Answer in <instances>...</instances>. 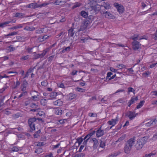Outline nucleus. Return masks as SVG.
Wrapping results in <instances>:
<instances>
[{
	"label": "nucleus",
	"mask_w": 157,
	"mask_h": 157,
	"mask_svg": "<svg viewBox=\"0 0 157 157\" xmlns=\"http://www.w3.org/2000/svg\"><path fill=\"white\" fill-rule=\"evenodd\" d=\"M44 29L40 28L36 30V33L38 34H41L43 33Z\"/></svg>",
	"instance_id": "obj_33"
},
{
	"label": "nucleus",
	"mask_w": 157,
	"mask_h": 157,
	"mask_svg": "<svg viewBox=\"0 0 157 157\" xmlns=\"http://www.w3.org/2000/svg\"><path fill=\"white\" fill-rule=\"evenodd\" d=\"M49 98L48 99L53 100L56 98L57 96V93L56 92H52L49 94Z\"/></svg>",
	"instance_id": "obj_14"
},
{
	"label": "nucleus",
	"mask_w": 157,
	"mask_h": 157,
	"mask_svg": "<svg viewBox=\"0 0 157 157\" xmlns=\"http://www.w3.org/2000/svg\"><path fill=\"white\" fill-rule=\"evenodd\" d=\"M10 23V21H8L6 22H5L3 23H0V27L2 28H3L7 26H9L8 25Z\"/></svg>",
	"instance_id": "obj_17"
},
{
	"label": "nucleus",
	"mask_w": 157,
	"mask_h": 157,
	"mask_svg": "<svg viewBox=\"0 0 157 157\" xmlns=\"http://www.w3.org/2000/svg\"><path fill=\"white\" fill-rule=\"evenodd\" d=\"M28 85L27 82L25 80H24L22 84V86L27 87V86Z\"/></svg>",
	"instance_id": "obj_54"
},
{
	"label": "nucleus",
	"mask_w": 157,
	"mask_h": 157,
	"mask_svg": "<svg viewBox=\"0 0 157 157\" xmlns=\"http://www.w3.org/2000/svg\"><path fill=\"white\" fill-rule=\"evenodd\" d=\"M34 92H36V95L32 96V98L34 100L38 101L39 100V98H38V97L39 96L40 94L37 93L35 91H34Z\"/></svg>",
	"instance_id": "obj_23"
},
{
	"label": "nucleus",
	"mask_w": 157,
	"mask_h": 157,
	"mask_svg": "<svg viewBox=\"0 0 157 157\" xmlns=\"http://www.w3.org/2000/svg\"><path fill=\"white\" fill-rule=\"evenodd\" d=\"M90 23V20H86L82 23L78 31H83L86 29Z\"/></svg>",
	"instance_id": "obj_5"
},
{
	"label": "nucleus",
	"mask_w": 157,
	"mask_h": 157,
	"mask_svg": "<svg viewBox=\"0 0 157 157\" xmlns=\"http://www.w3.org/2000/svg\"><path fill=\"white\" fill-rule=\"evenodd\" d=\"M66 119L61 120L59 121V123L61 124H63L66 121Z\"/></svg>",
	"instance_id": "obj_62"
},
{
	"label": "nucleus",
	"mask_w": 157,
	"mask_h": 157,
	"mask_svg": "<svg viewBox=\"0 0 157 157\" xmlns=\"http://www.w3.org/2000/svg\"><path fill=\"white\" fill-rule=\"evenodd\" d=\"M88 115L90 117H96L97 116V114L95 113H89L88 114Z\"/></svg>",
	"instance_id": "obj_49"
},
{
	"label": "nucleus",
	"mask_w": 157,
	"mask_h": 157,
	"mask_svg": "<svg viewBox=\"0 0 157 157\" xmlns=\"http://www.w3.org/2000/svg\"><path fill=\"white\" fill-rule=\"evenodd\" d=\"M42 151V149L40 148H39L38 149H36L35 151V153H36L37 154H40L41 152Z\"/></svg>",
	"instance_id": "obj_55"
},
{
	"label": "nucleus",
	"mask_w": 157,
	"mask_h": 157,
	"mask_svg": "<svg viewBox=\"0 0 157 157\" xmlns=\"http://www.w3.org/2000/svg\"><path fill=\"white\" fill-rule=\"evenodd\" d=\"M152 120L150 121L149 122L146 123L145 124V125L147 127H149L154 125L153 123Z\"/></svg>",
	"instance_id": "obj_32"
},
{
	"label": "nucleus",
	"mask_w": 157,
	"mask_h": 157,
	"mask_svg": "<svg viewBox=\"0 0 157 157\" xmlns=\"http://www.w3.org/2000/svg\"><path fill=\"white\" fill-rule=\"evenodd\" d=\"M135 137H133L130 138L126 142L124 147V152L128 154L130 152L132 147L135 144Z\"/></svg>",
	"instance_id": "obj_2"
},
{
	"label": "nucleus",
	"mask_w": 157,
	"mask_h": 157,
	"mask_svg": "<svg viewBox=\"0 0 157 157\" xmlns=\"http://www.w3.org/2000/svg\"><path fill=\"white\" fill-rule=\"evenodd\" d=\"M29 56L28 55L26 56H22L21 58V59L22 60H25L28 59L29 58Z\"/></svg>",
	"instance_id": "obj_45"
},
{
	"label": "nucleus",
	"mask_w": 157,
	"mask_h": 157,
	"mask_svg": "<svg viewBox=\"0 0 157 157\" xmlns=\"http://www.w3.org/2000/svg\"><path fill=\"white\" fill-rule=\"evenodd\" d=\"M83 140L84 139H82V137H79L77 139V142L78 143L79 145L81 144Z\"/></svg>",
	"instance_id": "obj_34"
},
{
	"label": "nucleus",
	"mask_w": 157,
	"mask_h": 157,
	"mask_svg": "<svg viewBox=\"0 0 157 157\" xmlns=\"http://www.w3.org/2000/svg\"><path fill=\"white\" fill-rule=\"evenodd\" d=\"M144 102L145 101H140V102L139 103L138 105L137 106L136 108L137 109L140 108L144 105Z\"/></svg>",
	"instance_id": "obj_27"
},
{
	"label": "nucleus",
	"mask_w": 157,
	"mask_h": 157,
	"mask_svg": "<svg viewBox=\"0 0 157 157\" xmlns=\"http://www.w3.org/2000/svg\"><path fill=\"white\" fill-rule=\"evenodd\" d=\"M138 99L137 98H132L129 101V102L131 103V104H132L135 101H137Z\"/></svg>",
	"instance_id": "obj_40"
},
{
	"label": "nucleus",
	"mask_w": 157,
	"mask_h": 157,
	"mask_svg": "<svg viewBox=\"0 0 157 157\" xmlns=\"http://www.w3.org/2000/svg\"><path fill=\"white\" fill-rule=\"evenodd\" d=\"M70 48H71L70 47H69V46L67 47L66 48H65L63 49L62 50V53H64L66 52H69L70 51Z\"/></svg>",
	"instance_id": "obj_35"
},
{
	"label": "nucleus",
	"mask_w": 157,
	"mask_h": 157,
	"mask_svg": "<svg viewBox=\"0 0 157 157\" xmlns=\"http://www.w3.org/2000/svg\"><path fill=\"white\" fill-rule=\"evenodd\" d=\"M49 3L44 2L42 4H38V3H33L25 6L26 8L35 9L38 8H41L49 5Z\"/></svg>",
	"instance_id": "obj_3"
},
{
	"label": "nucleus",
	"mask_w": 157,
	"mask_h": 157,
	"mask_svg": "<svg viewBox=\"0 0 157 157\" xmlns=\"http://www.w3.org/2000/svg\"><path fill=\"white\" fill-rule=\"evenodd\" d=\"M80 14L83 17L87 18L88 16V14L84 11H82L80 12Z\"/></svg>",
	"instance_id": "obj_25"
},
{
	"label": "nucleus",
	"mask_w": 157,
	"mask_h": 157,
	"mask_svg": "<svg viewBox=\"0 0 157 157\" xmlns=\"http://www.w3.org/2000/svg\"><path fill=\"white\" fill-rule=\"evenodd\" d=\"M48 84V82L47 81H44L41 82V85L43 86H46Z\"/></svg>",
	"instance_id": "obj_51"
},
{
	"label": "nucleus",
	"mask_w": 157,
	"mask_h": 157,
	"mask_svg": "<svg viewBox=\"0 0 157 157\" xmlns=\"http://www.w3.org/2000/svg\"><path fill=\"white\" fill-rule=\"evenodd\" d=\"M154 125H157V117L152 120Z\"/></svg>",
	"instance_id": "obj_53"
},
{
	"label": "nucleus",
	"mask_w": 157,
	"mask_h": 157,
	"mask_svg": "<svg viewBox=\"0 0 157 157\" xmlns=\"http://www.w3.org/2000/svg\"><path fill=\"white\" fill-rule=\"evenodd\" d=\"M62 113V110L60 109H58L55 110V114L56 115H61Z\"/></svg>",
	"instance_id": "obj_28"
},
{
	"label": "nucleus",
	"mask_w": 157,
	"mask_h": 157,
	"mask_svg": "<svg viewBox=\"0 0 157 157\" xmlns=\"http://www.w3.org/2000/svg\"><path fill=\"white\" fill-rule=\"evenodd\" d=\"M117 67L121 69L125 67V65L123 64H118L117 65Z\"/></svg>",
	"instance_id": "obj_48"
},
{
	"label": "nucleus",
	"mask_w": 157,
	"mask_h": 157,
	"mask_svg": "<svg viewBox=\"0 0 157 157\" xmlns=\"http://www.w3.org/2000/svg\"><path fill=\"white\" fill-rule=\"evenodd\" d=\"M104 134V131L101 129V127L96 131V136L97 137H99L102 136Z\"/></svg>",
	"instance_id": "obj_9"
},
{
	"label": "nucleus",
	"mask_w": 157,
	"mask_h": 157,
	"mask_svg": "<svg viewBox=\"0 0 157 157\" xmlns=\"http://www.w3.org/2000/svg\"><path fill=\"white\" fill-rule=\"evenodd\" d=\"M77 91L80 92H84L85 91V89H83L77 87L76 89Z\"/></svg>",
	"instance_id": "obj_37"
},
{
	"label": "nucleus",
	"mask_w": 157,
	"mask_h": 157,
	"mask_svg": "<svg viewBox=\"0 0 157 157\" xmlns=\"http://www.w3.org/2000/svg\"><path fill=\"white\" fill-rule=\"evenodd\" d=\"M81 4L80 3H78V2L76 3L73 6V8L74 9L76 8L77 7H79L80 6Z\"/></svg>",
	"instance_id": "obj_44"
},
{
	"label": "nucleus",
	"mask_w": 157,
	"mask_h": 157,
	"mask_svg": "<svg viewBox=\"0 0 157 157\" xmlns=\"http://www.w3.org/2000/svg\"><path fill=\"white\" fill-rule=\"evenodd\" d=\"M27 94V91H25L24 92H22L19 95L18 97V98H20L21 97H22L23 96H24L25 95H26Z\"/></svg>",
	"instance_id": "obj_41"
},
{
	"label": "nucleus",
	"mask_w": 157,
	"mask_h": 157,
	"mask_svg": "<svg viewBox=\"0 0 157 157\" xmlns=\"http://www.w3.org/2000/svg\"><path fill=\"white\" fill-rule=\"evenodd\" d=\"M40 109L38 110L37 113H36V115L37 116H40L42 117V116H44V113L42 111L40 110Z\"/></svg>",
	"instance_id": "obj_21"
},
{
	"label": "nucleus",
	"mask_w": 157,
	"mask_h": 157,
	"mask_svg": "<svg viewBox=\"0 0 157 157\" xmlns=\"http://www.w3.org/2000/svg\"><path fill=\"white\" fill-rule=\"evenodd\" d=\"M131 38L134 40V41H136L137 40H140L144 39V38L143 37H140L138 35H134L133 36H132Z\"/></svg>",
	"instance_id": "obj_16"
},
{
	"label": "nucleus",
	"mask_w": 157,
	"mask_h": 157,
	"mask_svg": "<svg viewBox=\"0 0 157 157\" xmlns=\"http://www.w3.org/2000/svg\"><path fill=\"white\" fill-rule=\"evenodd\" d=\"M55 57V55H52L49 57L48 58V61L51 62L54 59Z\"/></svg>",
	"instance_id": "obj_39"
},
{
	"label": "nucleus",
	"mask_w": 157,
	"mask_h": 157,
	"mask_svg": "<svg viewBox=\"0 0 157 157\" xmlns=\"http://www.w3.org/2000/svg\"><path fill=\"white\" fill-rule=\"evenodd\" d=\"M76 95L74 94L73 93H70L68 95V99L70 100H71L75 98Z\"/></svg>",
	"instance_id": "obj_18"
},
{
	"label": "nucleus",
	"mask_w": 157,
	"mask_h": 157,
	"mask_svg": "<svg viewBox=\"0 0 157 157\" xmlns=\"http://www.w3.org/2000/svg\"><path fill=\"white\" fill-rule=\"evenodd\" d=\"M101 13L103 14H105V17L106 18H112L113 17L112 14L109 12L105 10L104 11H102Z\"/></svg>",
	"instance_id": "obj_11"
},
{
	"label": "nucleus",
	"mask_w": 157,
	"mask_h": 157,
	"mask_svg": "<svg viewBox=\"0 0 157 157\" xmlns=\"http://www.w3.org/2000/svg\"><path fill=\"white\" fill-rule=\"evenodd\" d=\"M155 154L151 153L145 155L143 157H151V156L155 155Z\"/></svg>",
	"instance_id": "obj_47"
},
{
	"label": "nucleus",
	"mask_w": 157,
	"mask_h": 157,
	"mask_svg": "<svg viewBox=\"0 0 157 157\" xmlns=\"http://www.w3.org/2000/svg\"><path fill=\"white\" fill-rule=\"evenodd\" d=\"M137 114V113H135L131 111H128L125 113V115L128 117L130 120H131L134 119Z\"/></svg>",
	"instance_id": "obj_6"
},
{
	"label": "nucleus",
	"mask_w": 157,
	"mask_h": 157,
	"mask_svg": "<svg viewBox=\"0 0 157 157\" xmlns=\"http://www.w3.org/2000/svg\"><path fill=\"white\" fill-rule=\"evenodd\" d=\"M58 87L62 88H64V86L63 83H59L58 84Z\"/></svg>",
	"instance_id": "obj_59"
},
{
	"label": "nucleus",
	"mask_w": 157,
	"mask_h": 157,
	"mask_svg": "<svg viewBox=\"0 0 157 157\" xmlns=\"http://www.w3.org/2000/svg\"><path fill=\"white\" fill-rule=\"evenodd\" d=\"M12 150L13 151H17L19 149L17 147L15 146L12 148Z\"/></svg>",
	"instance_id": "obj_58"
},
{
	"label": "nucleus",
	"mask_w": 157,
	"mask_h": 157,
	"mask_svg": "<svg viewBox=\"0 0 157 157\" xmlns=\"http://www.w3.org/2000/svg\"><path fill=\"white\" fill-rule=\"evenodd\" d=\"M74 29L71 28L70 29L68 30V33L69 36L72 37L73 36L74 34Z\"/></svg>",
	"instance_id": "obj_20"
},
{
	"label": "nucleus",
	"mask_w": 157,
	"mask_h": 157,
	"mask_svg": "<svg viewBox=\"0 0 157 157\" xmlns=\"http://www.w3.org/2000/svg\"><path fill=\"white\" fill-rule=\"evenodd\" d=\"M15 17L19 18H23L25 17V15L22 13H17L15 14Z\"/></svg>",
	"instance_id": "obj_24"
},
{
	"label": "nucleus",
	"mask_w": 157,
	"mask_h": 157,
	"mask_svg": "<svg viewBox=\"0 0 157 157\" xmlns=\"http://www.w3.org/2000/svg\"><path fill=\"white\" fill-rule=\"evenodd\" d=\"M18 47V46H17L16 48L13 47V45H10L8 47V50L10 52H13Z\"/></svg>",
	"instance_id": "obj_22"
},
{
	"label": "nucleus",
	"mask_w": 157,
	"mask_h": 157,
	"mask_svg": "<svg viewBox=\"0 0 157 157\" xmlns=\"http://www.w3.org/2000/svg\"><path fill=\"white\" fill-rule=\"evenodd\" d=\"M78 71L75 70H73V71L71 72V74L73 75H75L77 74Z\"/></svg>",
	"instance_id": "obj_63"
},
{
	"label": "nucleus",
	"mask_w": 157,
	"mask_h": 157,
	"mask_svg": "<svg viewBox=\"0 0 157 157\" xmlns=\"http://www.w3.org/2000/svg\"><path fill=\"white\" fill-rule=\"evenodd\" d=\"M24 29L28 31H31L34 30L35 28L33 26H27L24 28Z\"/></svg>",
	"instance_id": "obj_26"
},
{
	"label": "nucleus",
	"mask_w": 157,
	"mask_h": 157,
	"mask_svg": "<svg viewBox=\"0 0 157 157\" xmlns=\"http://www.w3.org/2000/svg\"><path fill=\"white\" fill-rule=\"evenodd\" d=\"M36 120V118L35 117L31 118L28 120V122L31 132H32L35 130V124L37 123Z\"/></svg>",
	"instance_id": "obj_4"
},
{
	"label": "nucleus",
	"mask_w": 157,
	"mask_h": 157,
	"mask_svg": "<svg viewBox=\"0 0 157 157\" xmlns=\"http://www.w3.org/2000/svg\"><path fill=\"white\" fill-rule=\"evenodd\" d=\"M92 140L94 143L93 144V149H95L97 148L99 145L98 140L97 139L95 138H93L92 139Z\"/></svg>",
	"instance_id": "obj_10"
},
{
	"label": "nucleus",
	"mask_w": 157,
	"mask_h": 157,
	"mask_svg": "<svg viewBox=\"0 0 157 157\" xmlns=\"http://www.w3.org/2000/svg\"><path fill=\"white\" fill-rule=\"evenodd\" d=\"M65 2L63 0H56L55 2L56 5H62L64 4Z\"/></svg>",
	"instance_id": "obj_19"
},
{
	"label": "nucleus",
	"mask_w": 157,
	"mask_h": 157,
	"mask_svg": "<svg viewBox=\"0 0 157 157\" xmlns=\"http://www.w3.org/2000/svg\"><path fill=\"white\" fill-rule=\"evenodd\" d=\"M114 6L117 8V11L120 13H122L124 11V9L122 6L120 5L117 3H115L114 4Z\"/></svg>",
	"instance_id": "obj_7"
},
{
	"label": "nucleus",
	"mask_w": 157,
	"mask_h": 157,
	"mask_svg": "<svg viewBox=\"0 0 157 157\" xmlns=\"http://www.w3.org/2000/svg\"><path fill=\"white\" fill-rule=\"evenodd\" d=\"M117 121V118L115 119H112L111 120L108 122V124L110 125H112L110 128H111L113 126L116 124V122Z\"/></svg>",
	"instance_id": "obj_12"
},
{
	"label": "nucleus",
	"mask_w": 157,
	"mask_h": 157,
	"mask_svg": "<svg viewBox=\"0 0 157 157\" xmlns=\"http://www.w3.org/2000/svg\"><path fill=\"white\" fill-rule=\"evenodd\" d=\"M25 24L24 23L23 24H19L17 25H16L17 29L22 28Z\"/></svg>",
	"instance_id": "obj_50"
},
{
	"label": "nucleus",
	"mask_w": 157,
	"mask_h": 157,
	"mask_svg": "<svg viewBox=\"0 0 157 157\" xmlns=\"http://www.w3.org/2000/svg\"><path fill=\"white\" fill-rule=\"evenodd\" d=\"M153 38L155 40L157 39V30H156V32L153 34L152 35Z\"/></svg>",
	"instance_id": "obj_57"
},
{
	"label": "nucleus",
	"mask_w": 157,
	"mask_h": 157,
	"mask_svg": "<svg viewBox=\"0 0 157 157\" xmlns=\"http://www.w3.org/2000/svg\"><path fill=\"white\" fill-rule=\"evenodd\" d=\"M118 101L121 103H124L125 102V101L124 99H120L118 100Z\"/></svg>",
	"instance_id": "obj_61"
},
{
	"label": "nucleus",
	"mask_w": 157,
	"mask_h": 157,
	"mask_svg": "<svg viewBox=\"0 0 157 157\" xmlns=\"http://www.w3.org/2000/svg\"><path fill=\"white\" fill-rule=\"evenodd\" d=\"M140 44L139 42L137 41H133L132 43V48L135 50L138 49L140 46Z\"/></svg>",
	"instance_id": "obj_8"
},
{
	"label": "nucleus",
	"mask_w": 157,
	"mask_h": 157,
	"mask_svg": "<svg viewBox=\"0 0 157 157\" xmlns=\"http://www.w3.org/2000/svg\"><path fill=\"white\" fill-rule=\"evenodd\" d=\"M105 146V143L104 141H101L100 144V147L103 148Z\"/></svg>",
	"instance_id": "obj_38"
},
{
	"label": "nucleus",
	"mask_w": 157,
	"mask_h": 157,
	"mask_svg": "<svg viewBox=\"0 0 157 157\" xmlns=\"http://www.w3.org/2000/svg\"><path fill=\"white\" fill-rule=\"evenodd\" d=\"M49 37V36L47 35L40 36L38 38V40L40 42H42L45 41L46 40L48 39Z\"/></svg>",
	"instance_id": "obj_13"
},
{
	"label": "nucleus",
	"mask_w": 157,
	"mask_h": 157,
	"mask_svg": "<svg viewBox=\"0 0 157 157\" xmlns=\"http://www.w3.org/2000/svg\"><path fill=\"white\" fill-rule=\"evenodd\" d=\"M135 91V90L132 87H129L128 88V92L130 93V92H133L134 93Z\"/></svg>",
	"instance_id": "obj_43"
},
{
	"label": "nucleus",
	"mask_w": 157,
	"mask_h": 157,
	"mask_svg": "<svg viewBox=\"0 0 157 157\" xmlns=\"http://www.w3.org/2000/svg\"><path fill=\"white\" fill-rule=\"evenodd\" d=\"M148 139V137L146 136L137 139L136 140V142L135 145L136 149L137 150L141 149L147 142Z\"/></svg>",
	"instance_id": "obj_1"
},
{
	"label": "nucleus",
	"mask_w": 157,
	"mask_h": 157,
	"mask_svg": "<svg viewBox=\"0 0 157 157\" xmlns=\"http://www.w3.org/2000/svg\"><path fill=\"white\" fill-rule=\"evenodd\" d=\"M110 70L113 72H117L118 73H120L118 72H117V70L116 69H115L112 67H110Z\"/></svg>",
	"instance_id": "obj_52"
},
{
	"label": "nucleus",
	"mask_w": 157,
	"mask_h": 157,
	"mask_svg": "<svg viewBox=\"0 0 157 157\" xmlns=\"http://www.w3.org/2000/svg\"><path fill=\"white\" fill-rule=\"evenodd\" d=\"M33 59H36L40 58L39 54H37L35 52H33Z\"/></svg>",
	"instance_id": "obj_31"
},
{
	"label": "nucleus",
	"mask_w": 157,
	"mask_h": 157,
	"mask_svg": "<svg viewBox=\"0 0 157 157\" xmlns=\"http://www.w3.org/2000/svg\"><path fill=\"white\" fill-rule=\"evenodd\" d=\"M19 117V114L18 113L15 114H13L12 116V118L13 119H16V118H18V117Z\"/></svg>",
	"instance_id": "obj_46"
},
{
	"label": "nucleus",
	"mask_w": 157,
	"mask_h": 157,
	"mask_svg": "<svg viewBox=\"0 0 157 157\" xmlns=\"http://www.w3.org/2000/svg\"><path fill=\"white\" fill-rule=\"evenodd\" d=\"M45 157H53V154L52 153H50L46 155Z\"/></svg>",
	"instance_id": "obj_64"
},
{
	"label": "nucleus",
	"mask_w": 157,
	"mask_h": 157,
	"mask_svg": "<svg viewBox=\"0 0 157 157\" xmlns=\"http://www.w3.org/2000/svg\"><path fill=\"white\" fill-rule=\"evenodd\" d=\"M30 107L33 108L37 109L38 107V105L35 103H32L31 104Z\"/></svg>",
	"instance_id": "obj_42"
},
{
	"label": "nucleus",
	"mask_w": 157,
	"mask_h": 157,
	"mask_svg": "<svg viewBox=\"0 0 157 157\" xmlns=\"http://www.w3.org/2000/svg\"><path fill=\"white\" fill-rule=\"evenodd\" d=\"M47 102V100L45 99H42L40 101L41 104L43 106H45L46 105Z\"/></svg>",
	"instance_id": "obj_29"
},
{
	"label": "nucleus",
	"mask_w": 157,
	"mask_h": 157,
	"mask_svg": "<svg viewBox=\"0 0 157 157\" xmlns=\"http://www.w3.org/2000/svg\"><path fill=\"white\" fill-rule=\"evenodd\" d=\"M104 7L105 9H109L110 8V5L108 3H105L103 4Z\"/></svg>",
	"instance_id": "obj_36"
},
{
	"label": "nucleus",
	"mask_w": 157,
	"mask_h": 157,
	"mask_svg": "<svg viewBox=\"0 0 157 157\" xmlns=\"http://www.w3.org/2000/svg\"><path fill=\"white\" fill-rule=\"evenodd\" d=\"M32 49H33L32 48L28 47L27 48L26 50L28 52V53H31L32 52Z\"/></svg>",
	"instance_id": "obj_60"
},
{
	"label": "nucleus",
	"mask_w": 157,
	"mask_h": 157,
	"mask_svg": "<svg viewBox=\"0 0 157 157\" xmlns=\"http://www.w3.org/2000/svg\"><path fill=\"white\" fill-rule=\"evenodd\" d=\"M157 139V132L155 133L152 138V140H155Z\"/></svg>",
	"instance_id": "obj_56"
},
{
	"label": "nucleus",
	"mask_w": 157,
	"mask_h": 157,
	"mask_svg": "<svg viewBox=\"0 0 157 157\" xmlns=\"http://www.w3.org/2000/svg\"><path fill=\"white\" fill-rule=\"evenodd\" d=\"M47 51L46 50H43L41 54H39V56L40 58H43L46 54Z\"/></svg>",
	"instance_id": "obj_30"
},
{
	"label": "nucleus",
	"mask_w": 157,
	"mask_h": 157,
	"mask_svg": "<svg viewBox=\"0 0 157 157\" xmlns=\"http://www.w3.org/2000/svg\"><path fill=\"white\" fill-rule=\"evenodd\" d=\"M53 104L55 105L60 106L62 105L63 104V102L60 100L58 99L53 101Z\"/></svg>",
	"instance_id": "obj_15"
}]
</instances>
